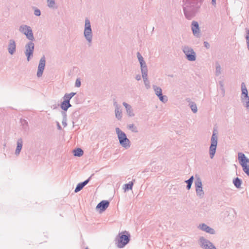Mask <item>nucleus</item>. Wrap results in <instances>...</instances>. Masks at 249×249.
Instances as JSON below:
<instances>
[{
	"label": "nucleus",
	"mask_w": 249,
	"mask_h": 249,
	"mask_svg": "<svg viewBox=\"0 0 249 249\" xmlns=\"http://www.w3.org/2000/svg\"><path fill=\"white\" fill-rule=\"evenodd\" d=\"M203 0H183V11L185 18L192 19L199 11Z\"/></svg>",
	"instance_id": "obj_1"
},
{
	"label": "nucleus",
	"mask_w": 249,
	"mask_h": 249,
	"mask_svg": "<svg viewBox=\"0 0 249 249\" xmlns=\"http://www.w3.org/2000/svg\"><path fill=\"white\" fill-rule=\"evenodd\" d=\"M130 240V235L127 231L120 232L115 239V244L118 248L121 249L126 245Z\"/></svg>",
	"instance_id": "obj_2"
},
{
	"label": "nucleus",
	"mask_w": 249,
	"mask_h": 249,
	"mask_svg": "<svg viewBox=\"0 0 249 249\" xmlns=\"http://www.w3.org/2000/svg\"><path fill=\"white\" fill-rule=\"evenodd\" d=\"M115 131L120 145L125 149L129 148L130 147V141L127 138L125 133L118 127L115 128Z\"/></svg>",
	"instance_id": "obj_3"
},
{
	"label": "nucleus",
	"mask_w": 249,
	"mask_h": 249,
	"mask_svg": "<svg viewBox=\"0 0 249 249\" xmlns=\"http://www.w3.org/2000/svg\"><path fill=\"white\" fill-rule=\"evenodd\" d=\"M84 36L88 41L89 46H90L92 40L93 34L90 22L89 19L88 18L85 19Z\"/></svg>",
	"instance_id": "obj_4"
},
{
	"label": "nucleus",
	"mask_w": 249,
	"mask_h": 249,
	"mask_svg": "<svg viewBox=\"0 0 249 249\" xmlns=\"http://www.w3.org/2000/svg\"><path fill=\"white\" fill-rule=\"evenodd\" d=\"M241 100L243 106L246 107V110L249 112V96L246 85L242 82L241 85Z\"/></svg>",
	"instance_id": "obj_5"
},
{
	"label": "nucleus",
	"mask_w": 249,
	"mask_h": 249,
	"mask_svg": "<svg viewBox=\"0 0 249 249\" xmlns=\"http://www.w3.org/2000/svg\"><path fill=\"white\" fill-rule=\"evenodd\" d=\"M238 160L243 168V171L249 177V159L241 152L238 154Z\"/></svg>",
	"instance_id": "obj_6"
},
{
	"label": "nucleus",
	"mask_w": 249,
	"mask_h": 249,
	"mask_svg": "<svg viewBox=\"0 0 249 249\" xmlns=\"http://www.w3.org/2000/svg\"><path fill=\"white\" fill-rule=\"evenodd\" d=\"M181 50L188 61H195L196 60V53L192 47L185 45L182 47Z\"/></svg>",
	"instance_id": "obj_7"
},
{
	"label": "nucleus",
	"mask_w": 249,
	"mask_h": 249,
	"mask_svg": "<svg viewBox=\"0 0 249 249\" xmlns=\"http://www.w3.org/2000/svg\"><path fill=\"white\" fill-rule=\"evenodd\" d=\"M220 211H222L220 213L221 218L226 219V221H228L229 220H231L234 217L235 211L231 208L221 206Z\"/></svg>",
	"instance_id": "obj_8"
},
{
	"label": "nucleus",
	"mask_w": 249,
	"mask_h": 249,
	"mask_svg": "<svg viewBox=\"0 0 249 249\" xmlns=\"http://www.w3.org/2000/svg\"><path fill=\"white\" fill-rule=\"evenodd\" d=\"M217 130L214 128L213 134L211 138V144L210 147L209 153L211 159H213L214 156L216 151V146L217 144Z\"/></svg>",
	"instance_id": "obj_9"
},
{
	"label": "nucleus",
	"mask_w": 249,
	"mask_h": 249,
	"mask_svg": "<svg viewBox=\"0 0 249 249\" xmlns=\"http://www.w3.org/2000/svg\"><path fill=\"white\" fill-rule=\"evenodd\" d=\"M19 31L24 34L29 40L33 41L35 39L32 29L30 26L22 24L20 26Z\"/></svg>",
	"instance_id": "obj_10"
},
{
	"label": "nucleus",
	"mask_w": 249,
	"mask_h": 249,
	"mask_svg": "<svg viewBox=\"0 0 249 249\" xmlns=\"http://www.w3.org/2000/svg\"><path fill=\"white\" fill-rule=\"evenodd\" d=\"M196 180L195 185L196 195L200 198H203L204 195V192L202 189V181L200 177L196 176Z\"/></svg>",
	"instance_id": "obj_11"
},
{
	"label": "nucleus",
	"mask_w": 249,
	"mask_h": 249,
	"mask_svg": "<svg viewBox=\"0 0 249 249\" xmlns=\"http://www.w3.org/2000/svg\"><path fill=\"white\" fill-rule=\"evenodd\" d=\"M25 54L27 57L28 61H29L33 56V53L35 49V44L33 41L28 42L25 46Z\"/></svg>",
	"instance_id": "obj_12"
},
{
	"label": "nucleus",
	"mask_w": 249,
	"mask_h": 249,
	"mask_svg": "<svg viewBox=\"0 0 249 249\" xmlns=\"http://www.w3.org/2000/svg\"><path fill=\"white\" fill-rule=\"evenodd\" d=\"M198 243L200 247L203 249H216L212 242L203 236L199 237Z\"/></svg>",
	"instance_id": "obj_13"
},
{
	"label": "nucleus",
	"mask_w": 249,
	"mask_h": 249,
	"mask_svg": "<svg viewBox=\"0 0 249 249\" xmlns=\"http://www.w3.org/2000/svg\"><path fill=\"white\" fill-rule=\"evenodd\" d=\"M153 89L155 91V94L159 97V100L163 103H166L168 101V98L166 95H163L161 89L156 85H153Z\"/></svg>",
	"instance_id": "obj_14"
},
{
	"label": "nucleus",
	"mask_w": 249,
	"mask_h": 249,
	"mask_svg": "<svg viewBox=\"0 0 249 249\" xmlns=\"http://www.w3.org/2000/svg\"><path fill=\"white\" fill-rule=\"evenodd\" d=\"M46 64L45 57L44 56L40 59L37 71V76L40 77L42 75Z\"/></svg>",
	"instance_id": "obj_15"
},
{
	"label": "nucleus",
	"mask_w": 249,
	"mask_h": 249,
	"mask_svg": "<svg viewBox=\"0 0 249 249\" xmlns=\"http://www.w3.org/2000/svg\"><path fill=\"white\" fill-rule=\"evenodd\" d=\"M197 228L199 230H200L203 231H205L207 233H210L211 234H214L215 233V231L213 229L208 226L207 225H206L205 223L200 224L198 226Z\"/></svg>",
	"instance_id": "obj_16"
},
{
	"label": "nucleus",
	"mask_w": 249,
	"mask_h": 249,
	"mask_svg": "<svg viewBox=\"0 0 249 249\" xmlns=\"http://www.w3.org/2000/svg\"><path fill=\"white\" fill-rule=\"evenodd\" d=\"M191 29L193 35L197 37L200 36V29L197 21H193L191 24Z\"/></svg>",
	"instance_id": "obj_17"
},
{
	"label": "nucleus",
	"mask_w": 249,
	"mask_h": 249,
	"mask_svg": "<svg viewBox=\"0 0 249 249\" xmlns=\"http://www.w3.org/2000/svg\"><path fill=\"white\" fill-rule=\"evenodd\" d=\"M7 49L8 53L11 55H13L15 53L16 49V45L14 40L10 39L9 40Z\"/></svg>",
	"instance_id": "obj_18"
},
{
	"label": "nucleus",
	"mask_w": 249,
	"mask_h": 249,
	"mask_svg": "<svg viewBox=\"0 0 249 249\" xmlns=\"http://www.w3.org/2000/svg\"><path fill=\"white\" fill-rule=\"evenodd\" d=\"M109 202L107 200H102L98 204L96 209H100L101 212L105 211L109 206Z\"/></svg>",
	"instance_id": "obj_19"
},
{
	"label": "nucleus",
	"mask_w": 249,
	"mask_h": 249,
	"mask_svg": "<svg viewBox=\"0 0 249 249\" xmlns=\"http://www.w3.org/2000/svg\"><path fill=\"white\" fill-rule=\"evenodd\" d=\"M123 105L126 109L127 115L129 117H134L135 116V114L133 112V109L132 107L125 102H123Z\"/></svg>",
	"instance_id": "obj_20"
},
{
	"label": "nucleus",
	"mask_w": 249,
	"mask_h": 249,
	"mask_svg": "<svg viewBox=\"0 0 249 249\" xmlns=\"http://www.w3.org/2000/svg\"><path fill=\"white\" fill-rule=\"evenodd\" d=\"M22 145L23 140L22 138H19L17 141V146L15 152V154L16 156H18L19 154L22 149Z\"/></svg>",
	"instance_id": "obj_21"
},
{
	"label": "nucleus",
	"mask_w": 249,
	"mask_h": 249,
	"mask_svg": "<svg viewBox=\"0 0 249 249\" xmlns=\"http://www.w3.org/2000/svg\"><path fill=\"white\" fill-rule=\"evenodd\" d=\"M22 129L24 131H28L29 130V127L27 121L24 119H21L20 120Z\"/></svg>",
	"instance_id": "obj_22"
},
{
	"label": "nucleus",
	"mask_w": 249,
	"mask_h": 249,
	"mask_svg": "<svg viewBox=\"0 0 249 249\" xmlns=\"http://www.w3.org/2000/svg\"><path fill=\"white\" fill-rule=\"evenodd\" d=\"M76 92H71L70 93H66L63 96V99L65 102H70L71 99L76 95Z\"/></svg>",
	"instance_id": "obj_23"
},
{
	"label": "nucleus",
	"mask_w": 249,
	"mask_h": 249,
	"mask_svg": "<svg viewBox=\"0 0 249 249\" xmlns=\"http://www.w3.org/2000/svg\"><path fill=\"white\" fill-rule=\"evenodd\" d=\"M71 107V105L69 102H67L63 101L60 105V107L64 111V112L66 111L68 109Z\"/></svg>",
	"instance_id": "obj_24"
},
{
	"label": "nucleus",
	"mask_w": 249,
	"mask_h": 249,
	"mask_svg": "<svg viewBox=\"0 0 249 249\" xmlns=\"http://www.w3.org/2000/svg\"><path fill=\"white\" fill-rule=\"evenodd\" d=\"M242 183V180L238 177H236L233 179V183L234 185L238 189L241 188Z\"/></svg>",
	"instance_id": "obj_25"
},
{
	"label": "nucleus",
	"mask_w": 249,
	"mask_h": 249,
	"mask_svg": "<svg viewBox=\"0 0 249 249\" xmlns=\"http://www.w3.org/2000/svg\"><path fill=\"white\" fill-rule=\"evenodd\" d=\"M73 155L75 157H80L82 156L84 152L83 150L80 148H76L73 150Z\"/></svg>",
	"instance_id": "obj_26"
},
{
	"label": "nucleus",
	"mask_w": 249,
	"mask_h": 249,
	"mask_svg": "<svg viewBox=\"0 0 249 249\" xmlns=\"http://www.w3.org/2000/svg\"><path fill=\"white\" fill-rule=\"evenodd\" d=\"M147 76H148V74L142 75V77L143 79L144 85L147 89H149L150 88V82L148 80Z\"/></svg>",
	"instance_id": "obj_27"
},
{
	"label": "nucleus",
	"mask_w": 249,
	"mask_h": 249,
	"mask_svg": "<svg viewBox=\"0 0 249 249\" xmlns=\"http://www.w3.org/2000/svg\"><path fill=\"white\" fill-rule=\"evenodd\" d=\"M140 66H141V70L142 74H142H148L147 67L146 66L145 62L141 63Z\"/></svg>",
	"instance_id": "obj_28"
},
{
	"label": "nucleus",
	"mask_w": 249,
	"mask_h": 249,
	"mask_svg": "<svg viewBox=\"0 0 249 249\" xmlns=\"http://www.w3.org/2000/svg\"><path fill=\"white\" fill-rule=\"evenodd\" d=\"M47 6L51 9H56L57 7L56 6L54 0H46Z\"/></svg>",
	"instance_id": "obj_29"
},
{
	"label": "nucleus",
	"mask_w": 249,
	"mask_h": 249,
	"mask_svg": "<svg viewBox=\"0 0 249 249\" xmlns=\"http://www.w3.org/2000/svg\"><path fill=\"white\" fill-rule=\"evenodd\" d=\"M115 117L118 120H121L122 119V112L121 108L118 109H115Z\"/></svg>",
	"instance_id": "obj_30"
},
{
	"label": "nucleus",
	"mask_w": 249,
	"mask_h": 249,
	"mask_svg": "<svg viewBox=\"0 0 249 249\" xmlns=\"http://www.w3.org/2000/svg\"><path fill=\"white\" fill-rule=\"evenodd\" d=\"M133 186V181H132L127 184H125L124 185V189L125 191H128L129 190H132Z\"/></svg>",
	"instance_id": "obj_31"
},
{
	"label": "nucleus",
	"mask_w": 249,
	"mask_h": 249,
	"mask_svg": "<svg viewBox=\"0 0 249 249\" xmlns=\"http://www.w3.org/2000/svg\"><path fill=\"white\" fill-rule=\"evenodd\" d=\"M219 85H220V89L221 90V94L222 97L225 96V90L224 88V83L223 80L219 82Z\"/></svg>",
	"instance_id": "obj_32"
},
{
	"label": "nucleus",
	"mask_w": 249,
	"mask_h": 249,
	"mask_svg": "<svg viewBox=\"0 0 249 249\" xmlns=\"http://www.w3.org/2000/svg\"><path fill=\"white\" fill-rule=\"evenodd\" d=\"M127 128L134 133H138L137 127L134 124H129L127 125Z\"/></svg>",
	"instance_id": "obj_33"
},
{
	"label": "nucleus",
	"mask_w": 249,
	"mask_h": 249,
	"mask_svg": "<svg viewBox=\"0 0 249 249\" xmlns=\"http://www.w3.org/2000/svg\"><path fill=\"white\" fill-rule=\"evenodd\" d=\"M190 107L194 113H196L197 111L196 105L195 102H191L189 104Z\"/></svg>",
	"instance_id": "obj_34"
},
{
	"label": "nucleus",
	"mask_w": 249,
	"mask_h": 249,
	"mask_svg": "<svg viewBox=\"0 0 249 249\" xmlns=\"http://www.w3.org/2000/svg\"><path fill=\"white\" fill-rule=\"evenodd\" d=\"M62 114L63 116V119H62V124L64 126V127H66L67 125V114H66V112L63 111V112H62Z\"/></svg>",
	"instance_id": "obj_35"
},
{
	"label": "nucleus",
	"mask_w": 249,
	"mask_h": 249,
	"mask_svg": "<svg viewBox=\"0 0 249 249\" xmlns=\"http://www.w3.org/2000/svg\"><path fill=\"white\" fill-rule=\"evenodd\" d=\"M246 35L245 36V39L246 41L247 47L249 51V29H246Z\"/></svg>",
	"instance_id": "obj_36"
},
{
	"label": "nucleus",
	"mask_w": 249,
	"mask_h": 249,
	"mask_svg": "<svg viewBox=\"0 0 249 249\" xmlns=\"http://www.w3.org/2000/svg\"><path fill=\"white\" fill-rule=\"evenodd\" d=\"M84 186L81 183V182L78 183L74 190V192L75 193L79 192L84 188Z\"/></svg>",
	"instance_id": "obj_37"
},
{
	"label": "nucleus",
	"mask_w": 249,
	"mask_h": 249,
	"mask_svg": "<svg viewBox=\"0 0 249 249\" xmlns=\"http://www.w3.org/2000/svg\"><path fill=\"white\" fill-rule=\"evenodd\" d=\"M137 56L138 59L140 62V64L145 62V61L144 60L143 57L139 52H138L137 53Z\"/></svg>",
	"instance_id": "obj_38"
},
{
	"label": "nucleus",
	"mask_w": 249,
	"mask_h": 249,
	"mask_svg": "<svg viewBox=\"0 0 249 249\" xmlns=\"http://www.w3.org/2000/svg\"><path fill=\"white\" fill-rule=\"evenodd\" d=\"M33 9L34 10V15L36 16H40L41 15L40 10L36 7H33Z\"/></svg>",
	"instance_id": "obj_39"
},
{
	"label": "nucleus",
	"mask_w": 249,
	"mask_h": 249,
	"mask_svg": "<svg viewBox=\"0 0 249 249\" xmlns=\"http://www.w3.org/2000/svg\"><path fill=\"white\" fill-rule=\"evenodd\" d=\"M194 176H192L188 179L185 180V182L186 183H187V184H192L193 182L194 181Z\"/></svg>",
	"instance_id": "obj_40"
},
{
	"label": "nucleus",
	"mask_w": 249,
	"mask_h": 249,
	"mask_svg": "<svg viewBox=\"0 0 249 249\" xmlns=\"http://www.w3.org/2000/svg\"><path fill=\"white\" fill-rule=\"evenodd\" d=\"M81 86V81L79 79H77L75 81V86L76 87H80Z\"/></svg>",
	"instance_id": "obj_41"
},
{
	"label": "nucleus",
	"mask_w": 249,
	"mask_h": 249,
	"mask_svg": "<svg viewBox=\"0 0 249 249\" xmlns=\"http://www.w3.org/2000/svg\"><path fill=\"white\" fill-rule=\"evenodd\" d=\"M91 178V176H90L87 179L85 180L84 181L82 182L81 183L83 184V185L85 186L86 185H87L89 183V181Z\"/></svg>",
	"instance_id": "obj_42"
},
{
	"label": "nucleus",
	"mask_w": 249,
	"mask_h": 249,
	"mask_svg": "<svg viewBox=\"0 0 249 249\" xmlns=\"http://www.w3.org/2000/svg\"><path fill=\"white\" fill-rule=\"evenodd\" d=\"M113 106L115 107V109H118L121 108L120 106L117 103L116 101L114 102Z\"/></svg>",
	"instance_id": "obj_43"
},
{
	"label": "nucleus",
	"mask_w": 249,
	"mask_h": 249,
	"mask_svg": "<svg viewBox=\"0 0 249 249\" xmlns=\"http://www.w3.org/2000/svg\"><path fill=\"white\" fill-rule=\"evenodd\" d=\"M204 46L207 49H209L210 47V44L208 42H207V41H204Z\"/></svg>",
	"instance_id": "obj_44"
},
{
	"label": "nucleus",
	"mask_w": 249,
	"mask_h": 249,
	"mask_svg": "<svg viewBox=\"0 0 249 249\" xmlns=\"http://www.w3.org/2000/svg\"><path fill=\"white\" fill-rule=\"evenodd\" d=\"M57 127L58 130H62V127L58 122H56Z\"/></svg>",
	"instance_id": "obj_45"
},
{
	"label": "nucleus",
	"mask_w": 249,
	"mask_h": 249,
	"mask_svg": "<svg viewBox=\"0 0 249 249\" xmlns=\"http://www.w3.org/2000/svg\"><path fill=\"white\" fill-rule=\"evenodd\" d=\"M135 78L137 81H139L141 79V76L140 74H138L136 76Z\"/></svg>",
	"instance_id": "obj_46"
},
{
	"label": "nucleus",
	"mask_w": 249,
	"mask_h": 249,
	"mask_svg": "<svg viewBox=\"0 0 249 249\" xmlns=\"http://www.w3.org/2000/svg\"><path fill=\"white\" fill-rule=\"evenodd\" d=\"M215 73H216V74H217V73H218V63L217 62H216L215 63Z\"/></svg>",
	"instance_id": "obj_47"
},
{
	"label": "nucleus",
	"mask_w": 249,
	"mask_h": 249,
	"mask_svg": "<svg viewBox=\"0 0 249 249\" xmlns=\"http://www.w3.org/2000/svg\"><path fill=\"white\" fill-rule=\"evenodd\" d=\"M191 186H192V184H187L186 189L187 190H190L191 188Z\"/></svg>",
	"instance_id": "obj_48"
},
{
	"label": "nucleus",
	"mask_w": 249,
	"mask_h": 249,
	"mask_svg": "<svg viewBox=\"0 0 249 249\" xmlns=\"http://www.w3.org/2000/svg\"><path fill=\"white\" fill-rule=\"evenodd\" d=\"M212 4L215 6L216 4V0H212Z\"/></svg>",
	"instance_id": "obj_49"
},
{
	"label": "nucleus",
	"mask_w": 249,
	"mask_h": 249,
	"mask_svg": "<svg viewBox=\"0 0 249 249\" xmlns=\"http://www.w3.org/2000/svg\"><path fill=\"white\" fill-rule=\"evenodd\" d=\"M218 68H219V73L220 72V66H218Z\"/></svg>",
	"instance_id": "obj_50"
},
{
	"label": "nucleus",
	"mask_w": 249,
	"mask_h": 249,
	"mask_svg": "<svg viewBox=\"0 0 249 249\" xmlns=\"http://www.w3.org/2000/svg\"><path fill=\"white\" fill-rule=\"evenodd\" d=\"M85 249H89L88 247H87Z\"/></svg>",
	"instance_id": "obj_51"
}]
</instances>
